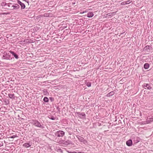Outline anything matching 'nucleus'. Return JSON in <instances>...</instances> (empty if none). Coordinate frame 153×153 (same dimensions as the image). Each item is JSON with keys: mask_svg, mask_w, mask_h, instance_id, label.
Listing matches in <instances>:
<instances>
[{"mask_svg": "<svg viewBox=\"0 0 153 153\" xmlns=\"http://www.w3.org/2000/svg\"><path fill=\"white\" fill-rule=\"evenodd\" d=\"M8 96L10 98H13L15 99V96L14 94H9Z\"/></svg>", "mask_w": 153, "mask_h": 153, "instance_id": "nucleus-20", "label": "nucleus"}, {"mask_svg": "<svg viewBox=\"0 0 153 153\" xmlns=\"http://www.w3.org/2000/svg\"><path fill=\"white\" fill-rule=\"evenodd\" d=\"M126 145L128 146H131L133 144L132 141L131 139H129L126 142Z\"/></svg>", "mask_w": 153, "mask_h": 153, "instance_id": "nucleus-12", "label": "nucleus"}, {"mask_svg": "<svg viewBox=\"0 0 153 153\" xmlns=\"http://www.w3.org/2000/svg\"><path fill=\"white\" fill-rule=\"evenodd\" d=\"M49 99L51 101H53L54 100V99L52 97H50Z\"/></svg>", "mask_w": 153, "mask_h": 153, "instance_id": "nucleus-29", "label": "nucleus"}, {"mask_svg": "<svg viewBox=\"0 0 153 153\" xmlns=\"http://www.w3.org/2000/svg\"><path fill=\"white\" fill-rule=\"evenodd\" d=\"M3 142L0 143V147L3 146Z\"/></svg>", "mask_w": 153, "mask_h": 153, "instance_id": "nucleus-30", "label": "nucleus"}, {"mask_svg": "<svg viewBox=\"0 0 153 153\" xmlns=\"http://www.w3.org/2000/svg\"><path fill=\"white\" fill-rule=\"evenodd\" d=\"M23 146L27 148L31 146V145L29 143H26L23 144Z\"/></svg>", "mask_w": 153, "mask_h": 153, "instance_id": "nucleus-18", "label": "nucleus"}, {"mask_svg": "<svg viewBox=\"0 0 153 153\" xmlns=\"http://www.w3.org/2000/svg\"><path fill=\"white\" fill-rule=\"evenodd\" d=\"M32 123L35 126L43 129L44 128V126L43 123L39 122L38 121L36 120H33Z\"/></svg>", "mask_w": 153, "mask_h": 153, "instance_id": "nucleus-1", "label": "nucleus"}, {"mask_svg": "<svg viewBox=\"0 0 153 153\" xmlns=\"http://www.w3.org/2000/svg\"><path fill=\"white\" fill-rule=\"evenodd\" d=\"M48 117L50 119L53 120H55L56 118V117H54L53 116H50V117Z\"/></svg>", "mask_w": 153, "mask_h": 153, "instance_id": "nucleus-22", "label": "nucleus"}, {"mask_svg": "<svg viewBox=\"0 0 153 153\" xmlns=\"http://www.w3.org/2000/svg\"><path fill=\"white\" fill-rule=\"evenodd\" d=\"M131 1L130 0H128L126 2V4H128L130 3L131 2Z\"/></svg>", "mask_w": 153, "mask_h": 153, "instance_id": "nucleus-28", "label": "nucleus"}, {"mask_svg": "<svg viewBox=\"0 0 153 153\" xmlns=\"http://www.w3.org/2000/svg\"><path fill=\"white\" fill-rule=\"evenodd\" d=\"M62 143L65 145L72 144V142L70 140H67L66 141L62 140Z\"/></svg>", "mask_w": 153, "mask_h": 153, "instance_id": "nucleus-7", "label": "nucleus"}, {"mask_svg": "<svg viewBox=\"0 0 153 153\" xmlns=\"http://www.w3.org/2000/svg\"><path fill=\"white\" fill-rule=\"evenodd\" d=\"M18 3L21 5V9H24L25 8V4L24 3L18 0Z\"/></svg>", "mask_w": 153, "mask_h": 153, "instance_id": "nucleus-13", "label": "nucleus"}, {"mask_svg": "<svg viewBox=\"0 0 153 153\" xmlns=\"http://www.w3.org/2000/svg\"><path fill=\"white\" fill-rule=\"evenodd\" d=\"M12 4L11 3H6L5 2H2L1 4V5L4 8L7 9L11 10V8L12 7Z\"/></svg>", "mask_w": 153, "mask_h": 153, "instance_id": "nucleus-2", "label": "nucleus"}, {"mask_svg": "<svg viewBox=\"0 0 153 153\" xmlns=\"http://www.w3.org/2000/svg\"><path fill=\"white\" fill-rule=\"evenodd\" d=\"M114 13H115V12H112V13H109L108 14L109 15H108V16H111L113 14H114Z\"/></svg>", "mask_w": 153, "mask_h": 153, "instance_id": "nucleus-25", "label": "nucleus"}, {"mask_svg": "<svg viewBox=\"0 0 153 153\" xmlns=\"http://www.w3.org/2000/svg\"><path fill=\"white\" fill-rule=\"evenodd\" d=\"M76 137L78 138L79 141L82 142L84 144L87 145L88 142L87 140H85L84 138L79 135H77Z\"/></svg>", "mask_w": 153, "mask_h": 153, "instance_id": "nucleus-4", "label": "nucleus"}, {"mask_svg": "<svg viewBox=\"0 0 153 153\" xmlns=\"http://www.w3.org/2000/svg\"><path fill=\"white\" fill-rule=\"evenodd\" d=\"M43 92L44 94L45 95H46L47 94H48V92L47 90L46 89H44L43 90Z\"/></svg>", "mask_w": 153, "mask_h": 153, "instance_id": "nucleus-23", "label": "nucleus"}, {"mask_svg": "<svg viewBox=\"0 0 153 153\" xmlns=\"http://www.w3.org/2000/svg\"><path fill=\"white\" fill-rule=\"evenodd\" d=\"M86 85L88 87H90L91 86V82H88L86 83Z\"/></svg>", "mask_w": 153, "mask_h": 153, "instance_id": "nucleus-24", "label": "nucleus"}, {"mask_svg": "<svg viewBox=\"0 0 153 153\" xmlns=\"http://www.w3.org/2000/svg\"><path fill=\"white\" fill-rule=\"evenodd\" d=\"M78 153H86L84 152H78Z\"/></svg>", "mask_w": 153, "mask_h": 153, "instance_id": "nucleus-32", "label": "nucleus"}, {"mask_svg": "<svg viewBox=\"0 0 153 153\" xmlns=\"http://www.w3.org/2000/svg\"><path fill=\"white\" fill-rule=\"evenodd\" d=\"M72 153H78V152H72Z\"/></svg>", "mask_w": 153, "mask_h": 153, "instance_id": "nucleus-35", "label": "nucleus"}, {"mask_svg": "<svg viewBox=\"0 0 153 153\" xmlns=\"http://www.w3.org/2000/svg\"><path fill=\"white\" fill-rule=\"evenodd\" d=\"M9 52L15 59H18L19 58L18 55L14 51H9Z\"/></svg>", "mask_w": 153, "mask_h": 153, "instance_id": "nucleus-11", "label": "nucleus"}, {"mask_svg": "<svg viewBox=\"0 0 153 153\" xmlns=\"http://www.w3.org/2000/svg\"><path fill=\"white\" fill-rule=\"evenodd\" d=\"M133 142L134 143V144L137 143L138 142H140V138L137 137L135 136L134 137L133 139Z\"/></svg>", "mask_w": 153, "mask_h": 153, "instance_id": "nucleus-8", "label": "nucleus"}, {"mask_svg": "<svg viewBox=\"0 0 153 153\" xmlns=\"http://www.w3.org/2000/svg\"><path fill=\"white\" fill-rule=\"evenodd\" d=\"M43 101L45 102H48V98L46 97H45L43 99Z\"/></svg>", "mask_w": 153, "mask_h": 153, "instance_id": "nucleus-21", "label": "nucleus"}, {"mask_svg": "<svg viewBox=\"0 0 153 153\" xmlns=\"http://www.w3.org/2000/svg\"><path fill=\"white\" fill-rule=\"evenodd\" d=\"M17 137V136L16 135H13V136H11L10 137V138H15V137Z\"/></svg>", "mask_w": 153, "mask_h": 153, "instance_id": "nucleus-27", "label": "nucleus"}, {"mask_svg": "<svg viewBox=\"0 0 153 153\" xmlns=\"http://www.w3.org/2000/svg\"><path fill=\"white\" fill-rule=\"evenodd\" d=\"M12 7L11 8V10H17L18 9L20 6L19 4H12Z\"/></svg>", "mask_w": 153, "mask_h": 153, "instance_id": "nucleus-9", "label": "nucleus"}, {"mask_svg": "<svg viewBox=\"0 0 153 153\" xmlns=\"http://www.w3.org/2000/svg\"><path fill=\"white\" fill-rule=\"evenodd\" d=\"M152 48L151 46H149V45H148L145 46L144 48V49L145 50H148V49H152Z\"/></svg>", "mask_w": 153, "mask_h": 153, "instance_id": "nucleus-17", "label": "nucleus"}, {"mask_svg": "<svg viewBox=\"0 0 153 153\" xmlns=\"http://www.w3.org/2000/svg\"><path fill=\"white\" fill-rule=\"evenodd\" d=\"M125 4H126V1H124V2H122L121 3V5H125Z\"/></svg>", "mask_w": 153, "mask_h": 153, "instance_id": "nucleus-26", "label": "nucleus"}, {"mask_svg": "<svg viewBox=\"0 0 153 153\" xmlns=\"http://www.w3.org/2000/svg\"><path fill=\"white\" fill-rule=\"evenodd\" d=\"M56 109L57 110H58V111H59V112L60 111V108H59V107L57 106L56 107Z\"/></svg>", "mask_w": 153, "mask_h": 153, "instance_id": "nucleus-31", "label": "nucleus"}, {"mask_svg": "<svg viewBox=\"0 0 153 153\" xmlns=\"http://www.w3.org/2000/svg\"><path fill=\"white\" fill-rule=\"evenodd\" d=\"M153 121V117L149 118H147V122L148 123H149Z\"/></svg>", "mask_w": 153, "mask_h": 153, "instance_id": "nucleus-16", "label": "nucleus"}, {"mask_svg": "<svg viewBox=\"0 0 153 153\" xmlns=\"http://www.w3.org/2000/svg\"><path fill=\"white\" fill-rule=\"evenodd\" d=\"M143 87L145 89L150 90L152 89V85L150 84L144 83L143 85Z\"/></svg>", "mask_w": 153, "mask_h": 153, "instance_id": "nucleus-6", "label": "nucleus"}, {"mask_svg": "<svg viewBox=\"0 0 153 153\" xmlns=\"http://www.w3.org/2000/svg\"><path fill=\"white\" fill-rule=\"evenodd\" d=\"M149 66V64L148 63H146L144 64V67L145 69H148Z\"/></svg>", "mask_w": 153, "mask_h": 153, "instance_id": "nucleus-19", "label": "nucleus"}, {"mask_svg": "<svg viewBox=\"0 0 153 153\" xmlns=\"http://www.w3.org/2000/svg\"><path fill=\"white\" fill-rule=\"evenodd\" d=\"M68 134H70V135H71V134H72V132H68Z\"/></svg>", "mask_w": 153, "mask_h": 153, "instance_id": "nucleus-33", "label": "nucleus"}, {"mask_svg": "<svg viewBox=\"0 0 153 153\" xmlns=\"http://www.w3.org/2000/svg\"><path fill=\"white\" fill-rule=\"evenodd\" d=\"M114 94V91H112L108 94L106 95V96L107 97H110L113 95Z\"/></svg>", "mask_w": 153, "mask_h": 153, "instance_id": "nucleus-15", "label": "nucleus"}, {"mask_svg": "<svg viewBox=\"0 0 153 153\" xmlns=\"http://www.w3.org/2000/svg\"><path fill=\"white\" fill-rule=\"evenodd\" d=\"M94 16V14L92 12H89L88 13L87 16L88 17L91 18L93 17Z\"/></svg>", "mask_w": 153, "mask_h": 153, "instance_id": "nucleus-14", "label": "nucleus"}, {"mask_svg": "<svg viewBox=\"0 0 153 153\" xmlns=\"http://www.w3.org/2000/svg\"><path fill=\"white\" fill-rule=\"evenodd\" d=\"M56 136L57 137H62L65 134V132L62 131H59L55 133Z\"/></svg>", "mask_w": 153, "mask_h": 153, "instance_id": "nucleus-5", "label": "nucleus"}, {"mask_svg": "<svg viewBox=\"0 0 153 153\" xmlns=\"http://www.w3.org/2000/svg\"><path fill=\"white\" fill-rule=\"evenodd\" d=\"M9 52H4L3 53L2 58L4 59H12V58L11 57L10 54Z\"/></svg>", "mask_w": 153, "mask_h": 153, "instance_id": "nucleus-3", "label": "nucleus"}, {"mask_svg": "<svg viewBox=\"0 0 153 153\" xmlns=\"http://www.w3.org/2000/svg\"><path fill=\"white\" fill-rule=\"evenodd\" d=\"M76 114L77 116L80 118H82V117H85L86 116L84 112L80 113V112H76Z\"/></svg>", "mask_w": 153, "mask_h": 153, "instance_id": "nucleus-10", "label": "nucleus"}, {"mask_svg": "<svg viewBox=\"0 0 153 153\" xmlns=\"http://www.w3.org/2000/svg\"><path fill=\"white\" fill-rule=\"evenodd\" d=\"M87 12V11H85V12H82L81 13H85V12Z\"/></svg>", "mask_w": 153, "mask_h": 153, "instance_id": "nucleus-34", "label": "nucleus"}]
</instances>
